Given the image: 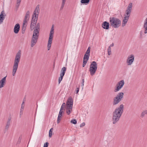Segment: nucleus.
Listing matches in <instances>:
<instances>
[{
	"label": "nucleus",
	"instance_id": "2",
	"mask_svg": "<svg viewBox=\"0 0 147 147\" xmlns=\"http://www.w3.org/2000/svg\"><path fill=\"white\" fill-rule=\"evenodd\" d=\"M21 58V52L18 51L16 54L14 62L13 67L12 75L14 76L18 68V64Z\"/></svg>",
	"mask_w": 147,
	"mask_h": 147
},
{
	"label": "nucleus",
	"instance_id": "50",
	"mask_svg": "<svg viewBox=\"0 0 147 147\" xmlns=\"http://www.w3.org/2000/svg\"><path fill=\"white\" fill-rule=\"evenodd\" d=\"M65 103H63V104H62L61 106L64 107H65Z\"/></svg>",
	"mask_w": 147,
	"mask_h": 147
},
{
	"label": "nucleus",
	"instance_id": "16",
	"mask_svg": "<svg viewBox=\"0 0 147 147\" xmlns=\"http://www.w3.org/2000/svg\"><path fill=\"white\" fill-rule=\"evenodd\" d=\"M39 31L36 29H34L32 37L38 38L39 35Z\"/></svg>",
	"mask_w": 147,
	"mask_h": 147
},
{
	"label": "nucleus",
	"instance_id": "32",
	"mask_svg": "<svg viewBox=\"0 0 147 147\" xmlns=\"http://www.w3.org/2000/svg\"><path fill=\"white\" fill-rule=\"evenodd\" d=\"M53 128H51L49 130V137L50 138H51L52 136V130H53Z\"/></svg>",
	"mask_w": 147,
	"mask_h": 147
},
{
	"label": "nucleus",
	"instance_id": "9",
	"mask_svg": "<svg viewBox=\"0 0 147 147\" xmlns=\"http://www.w3.org/2000/svg\"><path fill=\"white\" fill-rule=\"evenodd\" d=\"M124 84V81L121 80L117 84L115 91L117 92L119 91L123 86Z\"/></svg>",
	"mask_w": 147,
	"mask_h": 147
},
{
	"label": "nucleus",
	"instance_id": "39",
	"mask_svg": "<svg viewBox=\"0 0 147 147\" xmlns=\"http://www.w3.org/2000/svg\"><path fill=\"white\" fill-rule=\"evenodd\" d=\"M80 88V86H79L78 87L76 88V90L75 91L76 92V94L78 93L79 89Z\"/></svg>",
	"mask_w": 147,
	"mask_h": 147
},
{
	"label": "nucleus",
	"instance_id": "7",
	"mask_svg": "<svg viewBox=\"0 0 147 147\" xmlns=\"http://www.w3.org/2000/svg\"><path fill=\"white\" fill-rule=\"evenodd\" d=\"M39 5H38L36 6L32 15V19H33L34 18V20L35 22L37 21L38 16L39 12Z\"/></svg>",
	"mask_w": 147,
	"mask_h": 147
},
{
	"label": "nucleus",
	"instance_id": "22",
	"mask_svg": "<svg viewBox=\"0 0 147 147\" xmlns=\"http://www.w3.org/2000/svg\"><path fill=\"white\" fill-rule=\"evenodd\" d=\"M27 25V23L23 22L22 27V33H23V31H24L26 30Z\"/></svg>",
	"mask_w": 147,
	"mask_h": 147
},
{
	"label": "nucleus",
	"instance_id": "42",
	"mask_svg": "<svg viewBox=\"0 0 147 147\" xmlns=\"http://www.w3.org/2000/svg\"><path fill=\"white\" fill-rule=\"evenodd\" d=\"M65 4L62 3L61 6L60 8V10H62L63 9Z\"/></svg>",
	"mask_w": 147,
	"mask_h": 147
},
{
	"label": "nucleus",
	"instance_id": "13",
	"mask_svg": "<svg viewBox=\"0 0 147 147\" xmlns=\"http://www.w3.org/2000/svg\"><path fill=\"white\" fill-rule=\"evenodd\" d=\"M7 76L4 77L0 81V88L3 87L4 86L6 82V78Z\"/></svg>",
	"mask_w": 147,
	"mask_h": 147
},
{
	"label": "nucleus",
	"instance_id": "35",
	"mask_svg": "<svg viewBox=\"0 0 147 147\" xmlns=\"http://www.w3.org/2000/svg\"><path fill=\"white\" fill-rule=\"evenodd\" d=\"M63 76H60V77L59 78L58 80L59 84L61 82L62 80Z\"/></svg>",
	"mask_w": 147,
	"mask_h": 147
},
{
	"label": "nucleus",
	"instance_id": "6",
	"mask_svg": "<svg viewBox=\"0 0 147 147\" xmlns=\"http://www.w3.org/2000/svg\"><path fill=\"white\" fill-rule=\"evenodd\" d=\"M97 69V66L96 62L95 61L92 62L90 66L89 71L91 75L93 76L95 74Z\"/></svg>",
	"mask_w": 147,
	"mask_h": 147
},
{
	"label": "nucleus",
	"instance_id": "24",
	"mask_svg": "<svg viewBox=\"0 0 147 147\" xmlns=\"http://www.w3.org/2000/svg\"><path fill=\"white\" fill-rule=\"evenodd\" d=\"M90 0H81V3L83 4L87 5L90 2Z\"/></svg>",
	"mask_w": 147,
	"mask_h": 147
},
{
	"label": "nucleus",
	"instance_id": "34",
	"mask_svg": "<svg viewBox=\"0 0 147 147\" xmlns=\"http://www.w3.org/2000/svg\"><path fill=\"white\" fill-rule=\"evenodd\" d=\"M71 122L73 124H76L77 123V122L76 119H74L71 120Z\"/></svg>",
	"mask_w": 147,
	"mask_h": 147
},
{
	"label": "nucleus",
	"instance_id": "23",
	"mask_svg": "<svg viewBox=\"0 0 147 147\" xmlns=\"http://www.w3.org/2000/svg\"><path fill=\"white\" fill-rule=\"evenodd\" d=\"M145 115H147V110L143 111L142 112L140 117L142 118L144 117Z\"/></svg>",
	"mask_w": 147,
	"mask_h": 147
},
{
	"label": "nucleus",
	"instance_id": "26",
	"mask_svg": "<svg viewBox=\"0 0 147 147\" xmlns=\"http://www.w3.org/2000/svg\"><path fill=\"white\" fill-rule=\"evenodd\" d=\"M90 55L87 54H85L83 58V60L88 61Z\"/></svg>",
	"mask_w": 147,
	"mask_h": 147
},
{
	"label": "nucleus",
	"instance_id": "5",
	"mask_svg": "<svg viewBox=\"0 0 147 147\" xmlns=\"http://www.w3.org/2000/svg\"><path fill=\"white\" fill-rule=\"evenodd\" d=\"M124 94L122 92L119 93L113 100V105H114L118 104L122 100Z\"/></svg>",
	"mask_w": 147,
	"mask_h": 147
},
{
	"label": "nucleus",
	"instance_id": "43",
	"mask_svg": "<svg viewBox=\"0 0 147 147\" xmlns=\"http://www.w3.org/2000/svg\"><path fill=\"white\" fill-rule=\"evenodd\" d=\"M49 144V143L48 142H47L45 143L43 147H47L48 146V145Z\"/></svg>",
	"mask_w": 147,
	"mask_h": 147
},
{
	"label": "nucleus",
	"instance_id": "36",
	"mask_svg": "<svg viewBox=\"0 0 147 147\" xmlns=\"http://www.w3.org/2000/svg\"><path fill=\"white\" fill-rule=\"evenodd\" d=\"M4 13V11H1V13L0 14V17H1L2 18H5V15H3V13Z\"/></svg>",
	"mask_w": 147,
	"mask_h": 147
},
{
	"label": "nucleus",
	"instance_id": "4",
	"mask_svg": "<svg viewBox=\"0 0 147 147\" xmlns=\"http://www.w3.org/2000/svg\"><path fill=\"white\" fill-rule=\"evenodd\" d=\"M73 103V100L72 98L71 97H70L67 99L66 103L67 106L66 111L67 114L68 115H69L71 112Z\"/></svg>",
	"mask_w": 147,
	"mask_h": 147
},
{
	"label": "nucleus",
	"instance_id": "20",
	"mask_svg": "<svg viewBox=\"0 0 147 147\" xmlns=\"http://www.w3.org/2000/svg\"><path fill=\"white\" fill-rule=\"evenodd\" d=\"M66 70V68L65 67H63L61 69L60 76H63Z\"/></svg>",
	"mask_w": 147,
	"mask_h": 147
},
{
	"label": "nucleus",
	"instance_id": "12",
	"mask_svg": "<svg viewBox=\"0 0 147 147\" xmlns=\"http://www.w3.org/2000/svg\"><path fill=\"white\" fill-rule=\"evenodd\" d=\"M102 26L104 29L108 30L109 28V24L107 22L105 21L102 23Z\"/></svg>",
	"mask_w": 147,
	"mask_h": 147
},
{
	"label": "nucleus",
	"instance_id": "21",
	"mask_svg": "<svg viewBox=\"0 0 147 147\" xmlns=\"http://www.w3.org/2000/svg\"><path fill=\"white\" fill-rule=\"evenodd\" d=\"M11 119V117L9 118L8 119V121L5 126V128L6 129H8V128L10 124Z\"/></svg>",
	"mask_w": 147,
	"mask_h": 147
},
{
	"label": "nucleus",
	"instance_id": "14",
	"mask_svg": "<svg viewBox=\"0 0 147 147\" xmlns=\"http://www.w3.org/2000/svg\"><path fill=\"white\" fill-rule=\"evenodd\" d=\"M29 17L30 12L29 11H28L26 14L23 22L27 23L28 21Z\"/></svg>",
	"mask_w": 147,
	"mask_h": 147
},
{
	"label": "nucleus",
	"instance_id": "28",
	"mask_svg": "<svg viewBox=\"0 0 147 147\" xmlns=\"http://www.w3.org/2000/svg\"><path fill=\"white\" fill-rule=\"evenodd\" d=\"M143 28L144 29V33L145 34L147 33V25L144 24Z\"/></svg>",
	"mask_w": 147,
	"mask_h": 147
},
{
	"label": "nucleus",
	"instance_id": "52",
	"mask_svg": "<svg viewBox=\"0 0 147 147\" xmlns=\"http://www.w3.org/2000/svg\"><path fill=\"white\" fill-rule=\"evenodd\" d=\"M113 45H114L113 43L111 44L109 46H111V47H113Z\"/></svg>",
	"mask_w": 147,
	"mask_h": 147
},
{
	"label": "nucleus",
	"instance_id": "3",
	"mask_svg": "<svg viewBox=\"0 0 147 147\" xmlns=\"http://www.w3.org/2000/svg\"><path fill=\"white\" fill-rule=\"evenodd\" d=\"M109 20L110 25L112 27L117 28L120 26L121 21L119 19L115 17H110Z\"/></svg>",
	"mask_w": 147,
	"mask_h": 147
},
{
	"label": "nucleus",
	"instance_id": "19",
	"mask_svg": "<svg viewBox=\"0 0 147 147\" xmlns=\"http://www.w3.org/2000/svg\"><path fill=\"white\" fill-rule=\"evenodd\" d=\"M24 100H23L22 104L21 105V107L20 109V117H21V115L23 113V111L24 108Z\"/></svg>",
	"mask_w": 147,
	"mask_h": 147
},
{
	"label": "nucleus",
	"instance_id": "44",
	"mask_svg": "<svg viewBox=\"0 0 147 147\" xmlns=\"http://www.w3.org/2000/svg\"><path fill=\"white\" fill-rule=\"evenodd\" d=\"M54 28H53V25L52 26V28H51V30L50 31V32H51V33H54Z\"/></svg>",
	"mask_w": 147,
	"mask_h": 147
},
{
	"label": "nucleus",
	"instance_id": "25",
	"mask_svg": "<svg viewBox=\"0 0 147 147\" xmlns=\"http://www.w3.org/2000/svg\"><path fill=\"white\" fill-rule=\"evenodd\" d=\"M126 13L125 14V17H127L128 18H129L130 14L131 11H129L127 10H126Z\"/></svg>",
	"mask_w": 147,
	"mask_h": 147
},
{
	"label": "nucleus",
	"instance_id": "33",
	"mask_svg": "<svg viewBox=\"0 0 147 147\" xmlns=\"http://www.w3.org/2000/svg\"><path fill=\"white\" fill-rule=\"evenodd\" d=\"M108 55H110L111 53V46H109L108 49Z\"/></svg>",
	"mask_w": 147,
	"mask_h": 147
},
{
	"label": "nucleus",
	"instance_id": "45",
	"mask_svg": "<svg viewBox=\"0 0 147 147\" xmlns=\"http://www.w3.org/2000/svg\"><path fill=\"white\" fill-rule=\"evenodd\" d=\"M85 125V123L84 122H83L80 124V127H82L84 126Z\"/></svg>",
	"mask_w": 147,
	"mask_h": 147
},
{
	"label": "nucleus",
	"instance_id": "10",
	"mask_svg": "<svg viewBox=\"0 0 147 147\" xmlns=\"http://www.w3.org/2000/svg\"><path fill=\"white\" fill-rule=\"evenodd\" d=\"M53 34L54 33H52L51 32L50 33L47 45L48 50H49L50 49L51 46V44L52 42V41L53 40Z\"/></svg>",
	"mask_w": 147,
	"mask_h": 147
},
{
	"label": "nucleus",
	"instance_id": "1",
	"mask_svg": "<svg viewBox=\"0 0 147 147\" xmlns=\"http://www.w3.org/2000/svg\"><path fill=\"white\" fill-rule=\"evenodd\" d=\"M123 105L121 104L118 107L116 108L113 112L112 118L113 124H116L119 121L123 113Z\"/></svg>",
	"mask_w": 147,
	"mask_h": 147
},
{
	"label": "nucleus",
	"instance_id": "46",
	"mask_svg": "<svg viewBox=\"0 0 147 147\" xmlns=\"http://www.w3.org/2000/svg\"><path fill=\"white\" fill-rule=\"evenodd\" d=\"M61 117H58L57 119V123H59L60 121V118Z\"/></svg>",
	"mask_w": 147,
	"mask_h": 147
},
{
	"label": "nucleus",
	"instance_id": "37",
	"mask_svg": "<svg viewBox=\"0 0 147 147\" xmlns=\"http://www.w3.org/2000/svg\"><path fill=\"white\" fill-rule=\"evenodd\" d=\"M87 61H86L83 60V62L82 64V67H84L85 65H86Z\"/></svg>",
	"mask_w": 147,
	"mask_h": 147
},
{
	"label": "nucleus",
	"instance_id": "41",
	"mask_svg": "<svg viewBox=\"0 0 147 147\" xmlns=\"http://www.w3.org/2000/svg\"><path fill=\"white\" fill-rule=\"evenodd\" d=\"M63 112V111H59V115H58V117H61V116H62V113Z\"/></svg>",
	"mask_w": 147,
	"mask_h": 147
},
{
	"label": "nucleus",
	"instance_id": "49",
	"mask_svg": "<svg viewBox=\"0 0 147 147\" xmlns=\"http://www.w3.org/2000/svg\"><path fill=\"white\" fill-rule=\"evenodd\" d=\"M65 2L66 0H62V3L65 4Z\"/></svg>",
	"mask_w": 147,
	"mask_h": 147
},
{
	"label": "nucleus",
	"instance_id": "18",
	"mask_svg": "<svg viewBox=\"0 0 147 147\" xmlns=\"http://www.w3.org/2000/svg\"><path fill=\"white\" fill-rule=\"evenodd\" d=\"M129 18H128L127 17H124V19H123L122 24V26L123 27H124L125 26Z\"/></svg>",
	"mask_w": 147,
	"mask_h": 147
},
{
	"label": "nucleus",
	"instance_id": "27",
	"mask_svg": "<svg viewBox=\"0 0 147 147\" xmlns=\"http://www.w3.org/2000/svg\"><path fill=\"white\" fill-rule=\"evenodd\" d=\"M132 3H130L127 8V10H128L129 11H131L132 9Z\"/></svg>",
	"mask_w": 147,
	"mask_h": 147
},
{
	"label": "nucleus",
	"instance_id": "31",
	"mask_svg": "<svg viewBox=\"0 0 147 147\" xmlns=\"http://www.w3.org/2000/svg\"><path fill=\"white\" fill-rule=\"evenodd\" d=\"M90 47H88L85 54H87L88 55H90Z\"/></svg>",
	"mask_w": 147,
	"mask_h": 147
},
{
	"label": "nucleus",
	"instance_id": "30",
	"mask_svg": "<svg viewBox=\"0 0 147 147\" xmlns=\"http://www.w3.org/2000/svg\"><path fill=\"white\" fill-rule=\"evenodd\" d=\"M40 24L39 23H38L37 24L35 27V28L34 29H36L38 30V31H40Z\"/></svg>",
	"mask_w": 147,
	"mask_h": 147
},
{
	"label": "nucleus",
	"instance_id": "47",
	"mask_svg": "<svg viewBox=\"0 0 147 147\" xmlns=\"http://www.w3.org/2000/svg\"><path fill=\"white\" fill-rule=\"evenodd\" d=\"M144 24L147 25V18L145 19Z\"/></svg>",
	"mask_w": 147,
	"mask_h": 147
},
{
	"label": "nucleus",
	"instance_id": "8",
	"mask_svg": "<svg viewBox=\"0 0 147 147\" xmlns=\"http://www.w3.org/2000/svg\"><path fill=\"white\" fill-rule=\"evenodd\" d=\"M134 60V56L133 54L128 56L126 60V63L128 65H131L132 64Z\"/></svg>",
	"mask_w": 147,
	"mask_h": 147
},
{
	"label": "nucleus",
	"instance_id": "48",
	"mask_svg": "<svg viewBox=\"0 0 147 147\" xmlns=\"http://www.w3.org/2000/svg\"><path fill=\"white\" fill-rule=\"evenodd\" d=\"M63 108H64V107L61 106L60 111H63V110H64Z\"/></svg>",
	"mask_w": 147,
	"mask_h": 147
},
{
	"label": "nucleus",
	"instance_id": "51",
	"mask_svg": "<svg viewBox=\"0 0 147 147\" xmlns=\"http://www.w3.org/2000/svg\"><path fill=\"white\" fill-rule=\"evenodd\" d=\"M140 37L142 38V32H140Z\"/></svg>",
	"mask_w": 147,
	"mask_h": 147
},
{
	"label": "nucleus",
	"instance_id": "11",
	"mask_svg": "<svg viewBox=\"0 0 147 147\" xmlns=\"http://www.w3.org/2000/svg\"><path fill=\"white\" fill-rule=\"evenodd\" d=\"M38 38L32 37L31 41L30 46L31 47H33L37 42Z\"/></svg>",
	"mask_w": 147,
	"mask_h": 147
},
{
	"label": "nucleus",
	"instance_id": "29",
	"mask_svg": "<svg viewBox=\"0 0 147 147\" xmlns=\"http://www.w3.org/2000/svg\"><path fill=\"white\" fill-rule=\"evenodd\" d=\"M21 1V0H17L16 4V7L17 8H18L19 7Z\"/></svg>",
	"mask_w": 147,
	"mask_h": 147
},
{
	"label": "nucleus",
	"instance_id": "40",
	"mask_svg": "<svg viewBox=\"0 0 147 147\" xmlns=\"http://www.w3.org/2000/svg\"><path fill=\"white\" fill-rule=\"evenodd\" d=\"M84 79H83L82 80V89H83V87H84Z\"/></svg>",
	"mask_w": 147,
	"mask_h": 147
},
{
	"label": "nucleus",
	"instance_id": "15",
	"mask_svg": "<svg viewBox=\"0 0 147 147\" xmlns=\"http://www.w3.org/2000/svg\"><path fill=\"white\" fill-rule=\"evenodd\" d=\"M20 29V25L19 24H16L14 28V32L15 34L18 33Z\"/></svg>",
	"mask_w": 147,
	"mask_h": 147
},
{
	"label": "nucleus",
	"instance_id": "38",
	"mask_svg": "<svg viewBox=\"0 0 147 147\" xmlns=\"http://www.w3.org/2000/svg\"><path fill=\"white\" fill-rule=\"evenodd\" d=\"M4 19V18H2L1 17H0V24H1L3 22Z\"/></svg>",
	"mask_w": 147,
	"mask_h": 147
},
{
	"label": "nucleus",
	"instance_id": "17",
	"mask_svg": "<svg viewBox=\"0 0 147 147\" xmlns=\"http://www.w3.org/2000/svg\"><path fill=\"white\" fill-rule=\"evenodd\" d=\"M33 20L31 22V25H30V29L31 30H33L34 28V26L36 25V23L37 21H36V22H35V21L34 20V18L33 19H32Z\"/></svg>",
	"mask_w": 147,
	"mask_h": 147
}]
</instances>
